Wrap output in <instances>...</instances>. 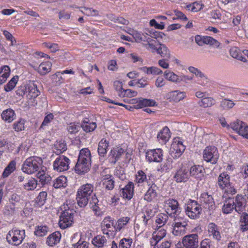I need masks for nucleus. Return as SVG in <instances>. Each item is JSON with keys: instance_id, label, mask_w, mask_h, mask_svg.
I'll list each match as a JSON object with an SVG mask.
<instances>
[{"instance_id": "nucleus-19", "label": "nucleus", "mask_w": 248, "mask_h": 248, "mask_svg": "<svg viewBox=\"0 0 248 248\" xmlns=\"http://www.w3.org/2000/svg\"><path fill=\"white\" fill-rule=\"evenodd\" d=\"M174 178L177 182H186L189 178V170L182 167L177 170Z\"/></svg>"}, {"instance_id": "nucleus-4", "label": "nucleus", "mask_w": 248, "mask_h": 248, "mask_svg": "<svg viewBox=\"0 0 248 248\" xmlns=\"http://www.w3.org/2000/svg\"><path fill=\"white\" fill-rule=\"evenodd\" d=\"M25 237V230H20L15 228L9 232L6 236V239L9 244L18 246L22 243Z\"/></svg>"}, {"instance_id": "nucleus-53", "label": "nucleus", "mask_w": 248, "mask_h": 248, "mask_svg": "<svg viewBox=\"0 0 248 248\" xmlns=\"http://www.w3.org/2000/svg\"><path fill=\"white\" fill-rule=\"evenodd\" d=\"M164 76L167 79L174 82H179L181 81L178 76L173 72L165 71L164 72Z\"/></svg>"}, {"instance_id": "nucleus-28", "label": "nucleus", "mask_w": 248, "mask_h": 248, "mask_svg": "<svg viewBox=\"0 0 248 248\" xmlns=\"http://www.w3.org/2000/svg\"><path fill=\"white\" fill-rule=\"evenodd\" d=\"M170 137V129L167 126L164 127L158 133L157 138L158 140H161L166 142Z\"/></svg>"}, {"instance_id": "nucleus-30", "label": "nucleus", "mask_w": 248, "mask_h": 248, "mask_svg": "<svg viewBox=\"0 0 248 248\" xmlns=\"http://www.w3.org/2000/svg\"><path fill=\"white\" fill-rule=\"evenodd\" d=\"M61 237V234L59 232H55L47 237L46 243L50 246H53L60 242Z\"/></svg>"}, {"instance_id": "nucleus-14", "label": "nucleus", "mask_w": 248, "mask_h": 248, "mask_svg": "<svg viewBox=\"0 0 248 248\" xmlns=\"http://www.w3.org/2000/svg\"><path fill=\"white\" fill-rule=\"evenodd\" d=\"M187 223L185 221H177L176 219L173 226L172 233L175 236H182L186 232Z\"/></svg>"}, {"instance_id": "nucleus-43", "label": "nucleus", "mask_w": 248, "mask_h": 248, "mask_svg": "<svg viewBox=\"0 0 248 248\" xmlns=\"http://www.w3.org/2000/svg\"><path fill=\"white\" fill-rule=\"evenodd\" d=\"M51 63L49 62L41 63L38 67V71L41 75H45L50 71Z\"/></svg>"}, {"instance_id": "nucleus-10", "label": "nucleus", "mask_w": 248, "mask_h": 248, "mask_svg": "<svg viewBox=\"0 0 248 248\" xmlns=\"http://www.w3.org/2000/svg\"><path fill=\"white\" fill-rule=\"evenodd\" d=\"M182 242L185 248H198V235L195 233L186 235L183 237Z\"/></svg>"}, {"instance_id": "nucleus-41", "label": "nucleus", "mask_w": 248, "mask_h": 248, "mask_svg": "<svg viewBox=\"0 0 248 248\" xmlns=\"http://www.w3.org/2000/svg\"><path fill=\"white\" fill-rule=\"evenodd\" d=\"M223 189H225V193L224 196L229 199L231 198V196L234 195L236 193V190L234 188V186L232 183H230Z\"/></svg>"}, {"instance_id": "nucleus-52", "label": "nucleus", "mask_w": 248, "mask_h": 248, "mask_svg": "<svg viewBox=\"0 0 248 248\" xmlns=\"http://www.w3.org/2000/svg\"><path fill=\"white\" fill-rule=\"evenodd\" d=\"M200 106L204 108L210 107L215 104V100L212 97H204L199 102Z\"/></svg>"}, {"instance_id": "nucleus-5", "label": "nucleus", "mask_w": 248, "mask_h": 248, "mask_svg": "<svg viewBox=\"0 0 248 248\" xmlns=\"http://www.w3.org/2000/svg\"><path fill=\"white\" fill-rule=\"evenodd\" d=\"M185 210L186 214L190 218L196 219L199 217L202 209L196 201L190 200L188 202Z\"/></svg>"}, {"instance_id": "nucleus-56", "label": "nucleus", "mask_w": 248, "mask_h": 248, "mask_svg": "<svg viewBox=\"0 0 248 248\" xmlns=\"http://www.w3.org/2000/svg\"><path fill=\"white\" fill-rule=\"evenodd\" d=\"M13 128L16 131L19 132L24 130L25 129V121L24 120L20 119L16 122L13 124Z\"/></svg>"}, {"instance_id": "nucleus-2", "label": "nucleus", "mask_w": 248, "mask_h": 248, "mask_svg": "<svg viewBox=\"0 0 248 248\" xmlns=\"http://www.w3.org/2000/svg\"><path fill=\"white\" fill-rule=\"evenodd\" d=\"M93 186L86 184L81 186L77 191L76 199L77 203L80 207H85L93 195Z\"/></svg>"}, {"instance_id": "nucleus-36", "label": "nucleus", "mask_w": 248, "mask_h": 248, "mask_svg": "<svg viewBox=\"0 0 248 248\" xmlns=\"http://www.w3.org/2000/svg\"><path fill=\"white\" fill-rule=\"evenodd\" d=\"M37 177L43 185L49 183L51 180V176L44 170L39 171L37 173Z\"/></svg>"}, {"instance_id": "nucleus-44", "label": "nucleus", "mask_w": 248, "mask_h": 248, "mask_svg": "<svg viewBox=\"0 0 248 248\" xmlns=\"http://www.w3.org/2000/svg\"><path fill=\"white\" fill-rule=\"evenodd\" d=\"M74 201H66V202L63 203V205H62L61 206V209L62 210V212H67L69 213L71 212V214H74Z\"/></svg>"}, {"instance_id": "nucleus-46", "label": "nucleus", "mask_w": 248, "mask_h": 248, "mask_svg": "<svg viewBox=\"0 0 248 248\" xmlns=\"http://www.w3.org/2000/svg\"><path fill=\"white\" fill-rule=\"evenodd\" d=\"M82 127L83 130L86 132H90L93 131L96 127V124L95 123H88L87 122H83L80 127Z\"/></svg>"}, {"instance_id": "nucleus-11", "label": "nucleus", "mask_w": 248, "mask_h": 248, "mask_svg": "<svg viewBox=\"0 0 248 248\" xmlns=\"http://www.w3.org/2000/svg\"><path fill=\"white\" fill-rule=\"evenodd\" d=\"M185 150V146L182 141L178 140L173 141L170 148V154L173 158H178Z\"/></svg>"}, {"instance_id": "nucleus-58", "label": "nucleus", "mask_w": 248, "mask_h": 248, "mask_svg": "<svg viewBox=\"0 0 248 248\" xmlns=\"http://www.w3.org/2000/svg\"><path fill=\"white\" fill-rule=\"evenodd\" d=\"M80 128L79 124L74 123H70L67 127L68 131L71 134H75L79 130Z\"/></svg>"}, {"instance_id": "nucleus-59", "label": "nucleus", "mask_w": 248, "mask_h": 248, "mask_svg": "<svg viewBox=\"0 0 248 248\" xmlns=\"http://www.w3.org/2000/svg\"><path fill=\"white\" fill-rule=\"evenodd\" d=\"M220 105L224 109H228L232 108L235 103L232 101L225 98L221 102Z\"/></svg>"}, {"instance_id": "nucleus-6", "label": "nucleus", "mask_w": 248, "mask_h": 248, "mask_svg": "<svg viewBox=\"0 0 248 248\" xmlns=\"http://www.w3.org/2000/svg\"><path fill=\"white\" fill-rule=\"evenodd\" d=\"M218 157L217 149L215 146H208L203 150V158L207 162L215 164L217 163Z\"/></svg>"}, {"instance_id": "nucleus-20", "label": "nucleus", "mask_w": 248, "mask_h": 248, "mask_svg": "<svg viewBox=\"0 0 248 248\" xmlns=\"http://www.w3.org/2000/svg\"><path fill=\"white\" fill-rule=\"evenodd\" d=\"M134 102L137 104L135 107L136 108H142L148 106H155L156 105V102L154 100L139 98L138 100L135 99H133Z\"/></svg>"}, {"instance_id": "nucleus-64", "label": "nucleus", "mask_w": 248, "mask_h": 248, "mask_svg": "<svg viewBox=\"0 0 248 248\" xmlns=\"http://www.w3.org/2000/svg\"><path fill=\"white\" fill-rule=\"evenodd\" d=\"M132 33L129 32V34L132 35L137 43L142 42L141 35L142 33L138 32L134 30H131Z\"/></svg>"}, {"instance_id": "nucleus-17", "label": "nucleus", "mask_w": 248, "mask_h": 248, "mask_svg": "<svg viewBox=\"0 0 248 248\" xmlns=\"http://www.w3.org/2000/svg\"><path fill=\"white\" fill-rule=\"evenodd\" d=\"M166 97L170 101L178 102L186 97V93L178 90L173 91L168 93Z\"/></svg>"}, {"instance_id": "nucleus-1", "label": "nucleus", "mask_w": 248, "mask_h": 248, "mask_svg": "<svg viewBox=\"0 0 248 248\" xmlns=\"http://www.w3.org/2000/svg\"><path fill=\"white\" fill-rule=\"evenodd\" d=\"M91 166V156L90 150L87 148L80 151L78 158L75 166V170L78 174L87 172Z\"/></svg>"}, {"instance_id": "nucleus-35", "label": "nucleus", "mask_w": 248, "mask_h": 248, "mask_svg": "<svg viewBox=\"0 0 248 248\" xmlns=\"http://www.w3.org/2000/svg\"><path fill=\"white\" fill-rule=\"evenodd\" d=\"M230 55L233 58L236 59L243 62L247 61L246 57L242 56L240 50L237 47H232L230 50Z\"/></svg>"}, {"instance_id": "nucleus-62", "label": "nucleus", "mask_w": 248, "mask_h": 248, "mask_svg": "<svg viewBox=\"0 0 248 248\" xmlns=\"http://www.w3.org/2000/svg\"><path fill=\"white\" fill-rule=\"evenodd\" d=\"M129 218L128 217H124L118 220V226L116 228V230L120 231L121 229L126 225L129 221Z\"/></svg>"}, {"instance_id": "nucleus-31", "label": "nucleus", "mask_w": 248, "mask_h": 248, "mask_svg": "<svg viewBox=\"0 0 248 248\" xmlns=\"http://www.w3.org/2000/svg\"><path fill=\"white\" fill-rule=\"evenodd\" d=\"M16 117L14 111L9 108L4 110L1 114V118L5 122L10 123L13 121Z\"/></svg>"}, {"instance_id": "nucleus-8", "label": "nucleus", "mask_w": 248, "mask_h": 248, "mask_svg": "<svg viewBox=\"0 0 248 248\" xmlns=\"http://www.w3.org/2000/svg\"><path fill=\"white\" fill-rule=\"evenodd\" d=\"M230 127L239 135L248 139V126L242 121L237 120L231 124Z\"/></svg>"}, {"instance_id": "nucleus-22", "label": "nucleus", "mask_w": 248, "mask_h": 248, "mask_svg": "<svg viewBox=\"0 0 248 248\" xmlns=\"http://www.w3.org/2000/svg\"><path fill=\"white\" fill-rule=\"evenodd\" d=\"M134 185L132 182H129L125 187L121 189V195L124 198L131 199L133 195Z\"/></svg>"}, {"instance_id": "nucleus-23", "label": "nucleus", "mask_w": 248, "mask_h": 248, "mask_svg": "<svg viewBox=\"0 0 248 248\" xmlns=\"http://www.w3.org/2000/svg\"><path fill=\"white\" fill-rule=\"evenodd\" d=\"M235 205L234 209L236 212L240 214L245 213V202L242 196L237 195L235 198Z\"/></svg>"}, {"instance_id": "nucleus-57", "label": "nucleus", "mask_w": 248, "mask_h": 248, "mask_svg": "<svg viewBox=\"0 0 248 248\" xmlns=\"http://www.w3.org/2000/svg\"><path fill=\"white\" fill-rule=\"evenodd\" d=\"M47 197V193L45 191L41 192L36 198V202L39 206L44 205Z\"/></svg>"}, {"instance_id": "nucleus-24", "label": "nucleus", "mask_w": 248, "mask_h": 248, "mask_svg": "<svg viewBox=\"0 0 248 248\" xmlns=\"http://www.w3.org/2000/svg\"><path fill=\"white\" fill-rule=\"evenodd\" d=\"M158 46H159L156 51L157 53L162 58H165L167 60H169L170 58V52L169 48L163 44H158Z\"/></svg>"}, {"instance_id": "nucleus-32", "label": "nucleus", "mask_w": 248, "mask_h": 248, "mask_svg": "<svg viewBox=\"0 0 248 248\" xmlns=\"http://www.w3.org/2000/svg\"><path fill=\"white\" fill-rule=\"evenodd\" d=\"M27 90V96L30 99L35 98L39 94V91L37 88V86L34 83H30Z\"/></svg>"}, {"instance_id": "nucleus-38", "label": "nucleus", "mask_w": 248, "mask_h": 248, "mask_svg": "<svg viewBox=\"0 0 248 248\" xmlns=\"http://www.w3.org/2000/svg\"><path fill=\"white\" fill-rule=\"evenodd\" d=\"M55 188L66 187L67 186V178L64 176H60L55 180L53 184Z\"/></svg>"}, {"instance_id": "nucleus-3", "label": "nucleus", "mask_w": 248, "mask_h": 248, "mask_svg": "<svg viewBox=\"0 0 248 248\" xmlns=\"http://www.w3.org/2000/svg\"><path fill=\"white\" fill-rule=\"evenodd\" d=\"M42 164V160L41 158L31 156L28 158L24 161L22 170L27 174H32L39 170Z\"/></svg>"}, {"instance_id": "nucleus-12", "label": "nucleus", "mask_w": 248, "mask_h": 248, "mask_svg": "<svg viewBox=\"0 0 248 248\" xmlns=\"http://www.w3.org/2000/svg\"><path fill=\"white\" fill-rule=\"evenodd\" d=\"M73 216L74 214L71 212L62 213L59 222L61 228L64 229L70 226L73 222Z\"/></svg>"}, {"instance_id": "nucleus-34", "label": "nucleus", "mask_w": 248, "mask_h": 248, "mask_svg": "<svg viewBox=\"0 0 248 248\" xmlns=\"http://www.w3.org/2000/svg\"><path fill=\"white\" fill-rule=\"evenodd\" d=\"M189 175L194 176L198 179H201L203 175L202 168L200 166H194L189 170Z\"/></svg>"}, {"instance_id": "nucleus-29", "label": "nucleus", "mask_w": 248, "mask_h": 248, "mask_svg": "<svg viewBox=\"0 0 248 248\" xmlns=\"http://www.w3.org/2000/svg\"><path fill=\"white\" fill-rule=\"evenodd\" d=\"M124 153V150L120 147L114 148L110 152V156L112 158L111 162L115 163Z\"/></svg>"}, {"instance_id": "nucleus-39", "label": "nucleus", "mask_w": 248, "mask_h": 248, "mask_svg": "<svg viewBox=\"0 0 248 248\" xmlns=\"http://www.w3.org/2000/svg\"><path fill=\"white\" fill-rule=\"evenodd\" d=\"M230 176L226 173H222L218 177V184L219 186L223 189L230 182Z\"/></svg>"}, {"instance_id": "nucleus-49", "label": "nucleus", "mask_w": 248, "mask_h": 248, "mask_svg": "<svg viewBox=\"0 0 248 248\" xmlns=\"http://www.w3.org/2000/svg\"><path fill=\"white\" fill-rule=\"evenodd\" d=\"M18 76L14 77L7 84H6L4 86V90L6 92H9L12 91L16 86L17 81H18Z\"/></svg>"}, {"instance_id": "nucleus-42", "label": "nucleus", "mask_w": 248, "mask_h": 248, "mask_svg": "<svg viewBox=\"0 0 248 248\" xmlns=\"http://www.w3.org/2000/svg\"><path fill=\"white\" fill-rule=\"evenodd\" d=\"M155 186H152L148 189L144 195V199L148 202L151 201L156 196V192L155 188Z\"/></svg>"}, {"instance_id": "nucleus-40", "label": "nucleus", "mask_w": 248, "mask_h": 248, "mask_svg": "<svg viewBox=\"0 0 248 248\" xmlns=\"http://www.w3.org/2000/svg\"><path fill=\"white\" fill-rule=\"evenodd\" d=\"M108 146V142L105 139H102L99 142L98 152L100 155L103 156L107 153V149Z\"/></svg>"}, {"instance_id": "nucleus-13", "label": "nucleus", "mask_w": 248, "mask_h": 248, "mask_svg": "<svg viewBox=\"0 0 248 248\" xmlns=\"http://www.w3.org/2000/svg\"><path fill=\"white\" fill-rule=\"evenodd\" d=\"M146 159L149 162H160L163 159V154L160 149L148 151L146 153Z\"/></svg>"}, {"instance_id": "nucleus-37", "label": "nucleus", "mask_w": 248, "mask_h": 248, "mask_svg": "<svg viewBox=\"0 0 248 248\" xmlns=\"http://www.w3.org/2000/svg\"><path fill=\"white\" fill-rule=\"evenodd\" d=\"M240 230L244 232L248 230V214L246 213H243L240 219Z\"/></svg>"}, {"instance_id": "nucleus-54", "label": "nucleus", "mask_w": 248, "mask_h": 248, "mask_svg": "<svg viewBox=\"0 0 248 248\" xmlns=\"http://www.w3.org/2000/svg\"><path fill=\"white\" fill-rule=\"evenodd\" d=\"M147 180L145 173L142 170H139L136 175L135 182L139 185L143 183Z\"/></svg>"}, {"instance_id": "nucleus-45", "label": "nucleus", "mask_w": 248, "mask_h": 248, "mask_svg": "<svg viewBox=\"0 0 248 248\" xmlns=\"http://www.w3.org/2000/svg\"><path fill=\"white\" fill-rule=\"evenodd\" d=\"M158 44L155 39H152L147 43H143V45L147 49L151 50L152 52H156L158 48L157 46L158 45Z\"/></svg>"}, {"instance_id": "nucleus-48", "label": "nucleus", "mask_w": 248, "mask_h": 248, "mask_svg": "<svg viewBox=\"0 0 248 248\" xmlns=\"http://www.w3.org/2000/svg\"><path fill=\"white\" fill-rule=\"evenodd\" d=\"M168 219L169 217L167 214L160 213L157 216L155 222L161 227L167 223Z\"/></svg>"}, {"instance_id": "nucleus-15", "label": "nucleus", "mask_w": 248, "mask_h": 248, "mask_svg": "<svg viewBox=\"0 0 248 248\" xmlns=\"http://www.w3.org/2000/svg\"><path fill=\"white\" fill-rule=\"evenodd\" d=\"M200 202L204 205L206 208L212 210L215 207V202L212 195H209L207 192H204L201 195L199 198Z\"/></svg>"}, {"instance_id": "nucleus-26", "label": "nucleus", "mask_w": 248, "mask_h": 248, "mask_svg": "<svg viewBox=\"0 0 248 248\" xmlns=\"http://www.w3.org/2000/svg\"><path fill=\"white\" fill-rule=\"evenodd\" d=\"M132 243V239L130 238H123L119 242V248H130ZM111 248H118L114 241L111 243Z\"/></svg>"}, {"instance_id": "nucleus-55", "label": "nucleus", "mask_w": 248, "mask_h": 248, "mask_svg": "<svg viewBox=\"0 0 248 248\" xmlns=\"http://www.w3.org/2000/svg\"><path fill=\"white\" fill-rule=\"evenodd\" d=\"M81 11L84 15L87 16H97L98 15V12L94 9L87 7H81Z\"/></svg>"}, {"instance_id": "nucleus-50", "label": "nucleus", "mask_w": 248, "mask_h": 248, "mask_svg": "<svg viewBox=\"0 0 248 248\" xmlns=\"http://www.w3.org/2000/svg\"><path fill=\"white\" fill-rule=\"evenodd\" d=\"M66 149V144L62 141L57 142L54 145V152L57 154H60Z\"/></svg>"}, {"instance_id": "nucleus-7", "label": "nucleus", "mask_w": 248, "mask_h": 248, "mask_svg": "<svg viewBox=\"0 0 248 248\" xmlns=\"http://www.w3.org/2000/svg\"><path fill=\"white\" fill-rule=\"evenodd\" d=\"M69 159L64 155L56 158L53 163L54 169L58 172L67 170L69 168Z\"/></svg>"}, {"instance_id": "nucleus-33", "label": "nucleus", "mask_w": 248, "mask_h": 248, "mask_svg": "<svg viewBox=\"0 0 248 248\" xmlns=\"http://www.w3.org/2000/svg\"><path fill=\"white\" fill-rule=\"evenodd\" d=\"M208 232L210 236H212L214 238L217 240H219L220 238V234L218 230L217 226L213 223L209 224Z\"/></svg>"}, {"instance_id": "nucleus-21", "label": "nucleus", "mask_w": 248, "mask_h": 248, "mask_svg": "<svg viewBox=\"0 0 248 248\" xmlns=\"http://www.w3.org/2000/svg\"><path fill=\"white\" fill-rule=\"evenodd\" d=\"M166 235V230L159 227L158 229L153 233L154 241L151 242L152 245L154 246L157 245L159 241L163 238Z\"/></svg>"}, {"instance_id": "nucleus-25", "label": "nucleus", "mask_w": 248, "mask_h": 248, "mask_svg": "<svg viewBox=\"0 0 248 248\" xmlns=\"http://www.w3.org/2000/svg\"><path fill=\"white\" fill-rule=\"evenodd\" d=\"M24 189L27 191L33 190L37 186V181L34 178L26 179L23 184Z\"/></svg>"}, {"instance_id": "nucleus-16", "label": "nucleus", "mask_w": 248, "mask_h": 248, "mask_svg": "<svg viewBox=\"0 0 248 248\" xmlns=\"http://www.w3.org/2000/svg\"><path fill=\"white\" fill-rule=\"evenodd\" d=\"M164 203L168 214L170 212V214L176 215L180 209L178 201L173 199H169L165 201Z\"/></svg>"}, {"instance_id": "nucleus-61", "label": "nucleus", "mask_w": 248, "mask_h": 248, "mask_svg": "<svg viewBox=\"0 0 248 248\" xmlns=\"http://www.w3.org/2000/svg\"><path fill=\"white\" fill-rule=\"evenodd\" d=\"M234 202L233 201H232V202H226L224 203L223 208H222V212L224 214H229L231 213L232 211L234 209Z\"/></svg>"}, {"instance_id": "nucleus-47", "label": "nucleus", "mask_w": 248, "mask_h": 248, "mask_svg": "<svg viewBox=\"0 0 248 248\" xmlns=\"http://www.w3.org/2000/svg\"><path fill=\"white\" fill-rule=\"evenodd\" d=\"M16 169V162L15 161H11L6 167L2 173L3 177H8Z\"/></svg>"}, {"instance_id": "nucleus-63", "label": "nucleus", "mask_w": 248, "mask_h": 248, "mask_svg": "<svg viewBox=\"0 0 248 248\" xmlns=\"http://www.w3.org/2000/svg\"><path fill=\"white\" fill-rule=\"evenodd\" d=\"M187 8L192 12H196L202 9V5L196 2L188 5Z\"/></svg>"}, {"instance_id": "nucleus-27", "label": "nucleus", "mask_w": 248, "mask_h": 248, "mask_svg": "<svg viewBox=\"0 0 248 248\" xmlns=\"http://www.w3.org/2000/svg\"><path fill=\"white\" fill-rule=\"evenodd\" d=\"M11 202L12 203V205L10 206H7L5 208V210L7 211L6 212H5V213H7V214H12L15 211V207L14 205V202H18L20 200V196H18L16 194H13L11 198Z\"/></svg>"}, {"instance_id": "nucleus-51", "label": "nucleus", "mask_w": 248, "mask_h": 248, "mask_svg": "<svg viewBox=\"0 0 248 248\" xmlns=\"http://www.w3.org/2000/svg\"><path fill=\"white\" fill-rule=\"evenodd\" d=\"M138 93L136 91H133L131 89L124 90L123 91H120L118 93V95L121 97H133L137 95Z\"/></svg>"}, {"instance_id": "nucleus-18", "label": "nucleus", "mask_w": 248, "mask_h": 248, "mask_svg": "<svg viewBox=\"0 0 248 248\" xmlns=\"http://www.w3.org/2000/svg\"><path fill=\"white\" fill-rule=\"evenodd\" d=\"M109 241L103 235H97L92 241L93 245L97 248H108Z\"/></svg>"}, {"instance_id": "nucleus-60", "label": "nucleus", "mask_w": 248, "mask_h": 248, "mask_svg": "<svg viewBox=\"0 0 248 248\" xmlns=\"http://www.w3.org/2000/svg\"><path fill=\"white\" fill-rule=\"evenodd\" d=\"M47 232V228L45 226H39L34 232V234L38 236H44Z\"/></svg>"}, {"instance_id": "nucleus-9", "label": "nucleus", "mask_w": 248, "mask_h": 248, "mask_svg": "<svg viewBox=\"0 0 248 248\" xmlns=\"http://www.w3.org/2000/svg\"><path fill=\"white\" fill-rule=\"evenodd\" d=\"M113 224L114 220L110 217H105L101 223V228L103 233L108 236L112 235L114 229H116Z\"/></svg>"}]
</instances>
